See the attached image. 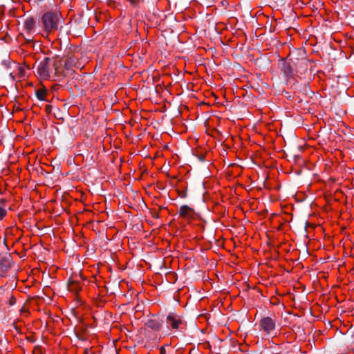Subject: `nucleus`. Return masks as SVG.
I'll use <instances>...</instances> for the list:
<instances>
[{"label":"nucleus","mask_w":354,"mask_h":354,"mask_svg":"<svg viewBox=\"0 0 354 354\" xmlns=\"http://www.w3.org/2000/svg\"><path fill=\"white\" fill-rule=\"evenodd\" d=\"M36 73L41 80L55 81L64 75L62 62L59 57H46L38 64Z\"/></svg>","instance_id":"f257e3e1"},{"label":"nucleus","mask_w":354,"mask_h":354,"mask_svg":"<svg viewBox=\"0 0 354 354\" xmlns=\"http://www.w3.org/2000/svg\"><path fill=\"white\" fill-rule=\"evenodd\" d=\"M60 59L62 62L64 75L66 73L71 74L74 68H80L82 67L78 57L73 53H68L64 58H60Z\"/></svg>","instance_id":"f03ea898"},{"label":"nucleus","mask_w":354,"mask_h":354,"mask_svg":"<svg viewBox=\"0 0 354 354\" xmlns=\"http://www.w3.org/2000/svg\"><path fill=\"white\" fill-rule=\"evenodd\" d=\"M17 73L19 77H23L25 75V70L21 66L17 67Z\"/></svg>","instance_id":"9d476101"},{"label":"nucleus","mask_w":354,"mask_h":354,"mask_svg":"<svg viewBox=\"0 0 354 354\" xmlns=\"http://www.w3.org/2000/svg\"><path fill=\"white\" fill-rule=\"evenodd\" d=\"M36 21L32 17H28L25 19L24 22V28L26 32V34L31 35L35 32Z\"/></svg>","instance_id":"0eeeda50"},{"label":"nucleus","mask_w":354,"mask_h":354,"mask_svg":"<svg viewBox=\"0 0 354 354\" xmlns=\"http://www.w3.org/2000/svg\"><path fill=\"white\" fill-rule=\"evenodd\" d=\"M179 215L180 217L190 221L194 219L196 217V212L188 205H182L179 209Z\"/></svg>","instance_id":"423d86ee"},{"label":"nucleus","mask_w":354,"mask_h":354,"mask_svg":"<svg viewBox=\"0 0 354 354\" xmlns=\"http://www.w3.org/2000/svg\"><path fill=\"white\" fill-rule=\"evenodd\" d=\"M46 95L47 90L45 88H40L36 91V96L39 100H46Z\"/></svg>","instance_id":"1a4fd4ad"},{"label":"nucleus","mask_w":354,"mask_h":354,"mask_svg":"<svg viewBox=\"0 0 354 354\" xmlns=\"http://www.w3.org/2000/svg\"><path fill=\"white\" fill-rule=\"evenodd\" d=\"M130 1L132 4H137L140 0H128Z\"/></svg>","instance_id":"f8f14e48"},{"label":"nucleus","mask_w":354,"mask_h":354,"mask_svg":"<svg viewBox=\"0 0 354 354\" xmlns=\"http://www.w3.org/2000/svg\"><path fill=\"white\" fill-rule=\"evenodd\" d=\"M10 76L12 78V80H15V76L12 75V73H10Z\"/></svg>","instance_id":"ddd939ff"},{"label":"nucleus","mask_w":354,"mask_h":354,"mask_svg":"<svg viewBox=\"0 0 354 354\" xmlns=\"http://www.w3.org/2000/svg\"><path fill=\"white\" fill-rule=\"evenodd\" d=\"M42 24L44 29L47 33L50 32L57 28L59 16L56 13L46 12L42 17Z\"/></svg>","instance_id":"7ed1b4c3"},{"label":"nucleus","mask_w":354,"mask_h":354,"mask_svg":"<svg viewBox=\"0 0 354 354\" xmlns=\"http://www.w3.org/2000/svg\"><path fill=\"white\" fill-rule=\"evenodd\" d=\"M166 324L168 328L177 330L182 328L183 322L180 316L174 313H170L167 317Z\"/></svg>","instance_id":"20e7f679"},{"label":"nucleus","mask_w":354,"mask_h":354,"mask_svg":"<svg viewBox=\"0 0 354 354\" xmlns=\"http://www.w3.org/2000/svg\"><path fill=\"white\" fill-rule=\"evenodd\" d=\"M260 326L265 333L270 334L275 329V321L269 317H263L260 321Z\"/></svg>","instance_id":"39448f33"},{"label":"nucleus","mask_w":354,"mask_h":354,"mask_svg":"<svg viewBox=\"0 0 354 354\" xmlns=\"http://www.w3.org/2000/svg\"><path fill=\"white\" fill-rule=\"evenodd\" d=\"M6 215V210L0 207V221L2 220Z\"/></svg>","instance_id":"9b49d317"},{"label":"nucleus","mask_w":354,"mask_h":354,"mask_svg":"<svg viewBox=\"0 0 354 354\" xmlns=\"http://www.w3.org/2000/svg\"><path fill=\"white\" fill-rule=\"evenodd\" d=\"M146 326L153 330L158 331L161 328V323L157 319H150L146 323Z\"/></svg>","instance_id":"6e6552de"}]
</instances>
